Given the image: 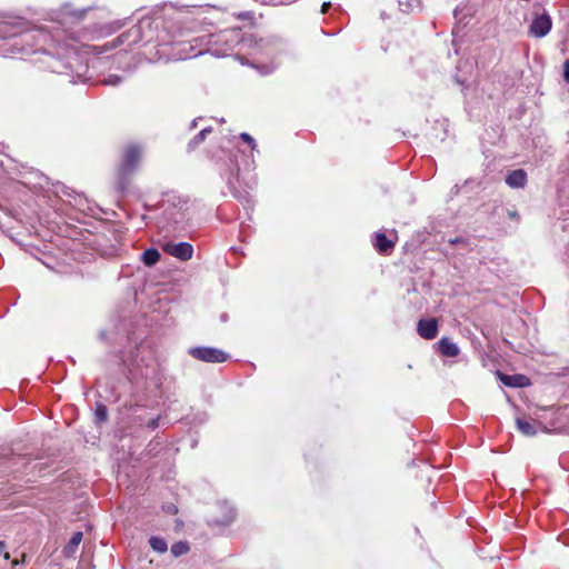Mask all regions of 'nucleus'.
<instances>
[{
    "mask_svg": "<svg viewBox=\"0 0 569 569\" xmlns=\"http://www.w3.org/2000/svg\"><path fill=\"white\" fill-rule=\"evenodd\" d=\"M142 150L137 144H129L123 150L122 159L118 168L116 189L119 192L127 191L131 178L138 170Z\"/></svg>",
    "mask_w": 569,
    "mask_h": 569,
    "instance_id": "1",
    "label": "nucleus"
},
{
    "mask_svg": "<svg viewBox=\"0 0 569 569\" xmlns=\"http://www.w3.org/2000/svg\"><path fill=\"white\" fill-rule=\"evenodd\" d=\"M189 355L197 360L210 363H222L230 358L227 352L213 347H193L189 349Z\"/></svg>",
    "mask_w": 569,
    "mask_h": 569,
    "instance_id": "2",
    "label": "nucleus"
},
{
    "mask_svg": "<svg viewBox=\"0 0 569 569\" xmlns=\"http://www.w3.org/2000/svg\"><path fill=\"white\" fill-rule=\"evenodd\" d=\"M161 248L167 254L172 256L181 261H188L193 256V247L187 241H166L162 243Z\"/></svg>",
    "mask_w": 569,
    "mask_h": 569,
    "instance_id": "3",
    "label": "nucleus"
},
{
    "mask_svg": "<svg viewBox=\"0 0 569 569\" xmlns=\"http://www.w3.org/2000/svg\"><path fill=\"white\" fill-rule=\"evenodd\" d=\"M237 34L231 30H223L216 34L210 36V44H224V49H212V53L217 57L226 56L228 51H231L233 49Z\"/></svg>",
    "mask_w": 569,
    "mask_h": 569,
    "instance_id": "4",
    "label": "nucleus"
},
{
    "mask_svg": "<svg viewBox=\"0 0 569 569\" xmlns=\"http://www.w3.org/2000/svg\"><path fill=\"white\" fill-rule=\"evenodd\" d=\"M551 28V17L547 12H543L541 14H535L529 26V33L535 38H543L550 32Z\"/></svg>",
    "mask_w": 569,
    "mask_h": 569,
    "instance_id": "5",
    "label": "nucleus"
},
{
    "mask_svg": "<svg viewBox=\"0 0 569 569\" xmlns=\"http://www.w3.org/2000/svg\"><path fill=\"white\" fill-rule=\"evenodd\" d=\"M238 183H239V169H237L236 173L231 172L230 177L228 178L229 190H230L231 194L239 201L246 202V203L251 202V196H250L249 191L246 189H240L238 187Z\"/></svg>",
    "mask_w": 569,
    "mask_h": 569,
    "instance_id": "6",
    "label": "nucleus"
},
{
    "mask_svg": "<svg viewBox=\"0 0 569 569\" xmlns=\"http://www.w3.org/2000/svg\"><path fill=\"white\" fill-rule=\"evenodd\" d=\"M418 335L427 340H431L438 335V321L435 318L421 319L417 326Z\"/></svg>",
    "mask_w": 569,
    "mask_h": 569,
    "instance_id": "7",
    "label": "nucleus"
},
{
    "mask_svg": "<svg viewBox=\"0 0 569 569\" xmlns=\"http://www.w3.org/2000/svg\"><path fill=\"white\" fill-rule=\"evenodd\" d=\"M500 381L510 388H525L530 385V379L525 375H505L498 372Z\"/></svg>",
    "mask_w": 569,
    "mask_h": 569,
    "instance_id": "8",
    "label": "nucleus"
},
{
    "mask_svg": "<svg viewBox=\"0 0 569 569\" xmlns=\"http://www.w3.org/2000/svg\"><path fill=\"white\" fill-rule=\"evenodd\" d=\"M506 183L513 189L523 188L527 183V172L523 169H516L509 172Z\"/></svg>",
    "mask_w": 569,
    "mask_h": 569,
    "instance_id": "9",
    "label": "nucleus"
},
{
    "mask_svg": "<svg viewBox=\"0 0 569 569\" xmlns=\"http://www.w3.org/2000/svg\"><path fill=\"white\" fill-rule=\"evenodd\" d=\"M438 350L442 356L449 358L457 357L459 353L458 346L447 337H443L439 340Z\"/></svg>",
    "mask_w": 569,
    "mask_h": 569,
    "instance_id": "10",
    "label": "nucleus"
},
{
    "mask_svg": "<svg viewBox=\"0 0 569 569\" xmlns=\"http://www.w3.org/2000/svg\"><path fill=\"white\" fill-rule=\"evenodd\" d=\"M375 248L379 253L389 254L395 248V242L389 240L382 232L376 233Z\"/></svg>",
    "mask_w": 569,
    "mask_h": 569,
    "instance_id": "11",
    "label": "nucleus"
},
{
    "mask_svg": "<svg viewBox=\"0 0 569 569\" xmlns=\"http://www.w3.org/2000/svg\"><path fill=\"white\" fill-rule=\"evenodd\" d=\"M212 132L211 127H207L202 129L200 132H198L189 142H188V151H193L196 148H198L207 138L209 133Z\"/></svg>",
    "mask_w": 569,
    "mask_h": 569,
    "instance_id": "12",
    "label": "nucleus"
},
{
    "mask_svg": "<svg viewBox=\"0 0 569 569\" xmlns=\"http://www.w3.org/2000/svg\"><path fill=\"white\" fill-rule=\"evenodd\" d=\"M160 260V252L156 248H149L141 254V261L147 267L154 266Z\"/></svg>",
    "mask_w": 569,
    "mask_h": 569,
    "instance_id": "13",
    "label": "nucleus"
},
{
    "mask_svg": "<svg viewBox=\"0 0 569 569\" xmlns=\"http://www.w3.org/2000/svg\"><path fill=\"white\" fill-rule=\"evenodd\" d=\"M516 423H517L518 430L527 437H532L537 433V429H536L533 422H531V421H528V420H525L521 418H517Z\"/></svg>",
    "mask_w": 569,
    "mask_h": 569,
    "instance_id": "14",
    "label": "nucleus"
},
{
    "mask_svg": "<svg viewBox=\"0 0 569 569\" xmlns=\"http://www.w3.org/2000/svg\"><path fill=\"white\" fill-rule=\"evenodd\" d=\"M400 10L405 13L419 11L421 9L420 0H398Z\"/></svg>",
    "mask_w": 569,
    "mask_h": 569,
    "instance_id": "15",
    "label": "nucleus"
},
{
    "mask_svg": "<svg viewBox=\"0 0 569 569\" xmlns=\"http://www.w3.org/2000/svg\"><path fill=\"white\" fill-rule=\"evenodd\" d=\"M82 537L83 535L81 531L73 532L71 539L69 540L68 545L64 548L67 555L73 553L76 551V549L78 548L82 540Z\"/></svg>",
    "mask_w": 569,
    "mask_h": 569,
    "instance_id": "16",
    "label": "nucleus"
},
{
    "mask_svg": "<svg viewBox=\"0 0 569 569\" xmlns=\"http://www.w3.org/2000/svg\"><path fill=\"white\" fill-rule=\"evenodd\" d=\"M149 543H150V547L159 553H163L168 550L167 541L161 537H156V536L151 537L149 539Z\"/></svg>",
    "mask_w": 569,
    "mask_h": 569,
    "instance_id": "17",
    "label": "nucleus"
},
{
    "mask_svg": "<svg viewBox=\"0 0 569 569\" xmlns=\"http://www.w3.org/2000/svg\"><path fill=\"white\" fill-rule=\"evenodd\" d=\"M94 418H96V422H98V423H103L107 421L108 409L103 403H101V402L96 403Z\"/></svg>",
    "mask_w": 569,
    "mask_h": 569,
    "instance_id": "18",
    "label": "nucleus"
},
{
    "mask_svg": "<svg viewBox=\"0 0 569 569\" xmlns=\"http://www.w3.org/2000/svg\"><path fill=\"white\" fill-rule=\"evenodd\" d=\"M189 545L188 542L186 541H178L176 543H173L171 546V553L174 556V557H180V556H183L186 553H188L189 551Z\"/></svg>",
    "mask_w": 569,
    "mask_h": 569,
    "instance_id": "19",
    "label": "nucleus"
},
{
    "mask_svg": "<svg viewBox=\"0 0 569 569\" xmlns=\"http://www.w3.org/2000/svg\"><path fill=\"white\" fill-rule=\"evenodd\" d=\"M19 460L24 461V458H22L20 456H12V457L8 458L6 461L7 469L12 472L20 471V468L18 467Z\"/></svg>",
    "mask_w": 569,
    "mask_h": 569,
    "instance_id": "20",
    "label": "nucleus"
},
{
    "mask_svg": "<svg viewBox=\"0 0 569 569\" xmlns=\"http://www.w3.org/2000/svg\"><path fill=\"white\" fill-rule=\"evenodd\" d=\"M264 3H269L272 6H288L297 2L298 0H261Z\"/></svg>",
    "mask_w": 569,
    "mask_h": 569,
    "instance_id": "21",
    "label": "nucleus"
},
{
    "mask_svg": "<svg viewBox=\"0 0 569 569\" xmlns=\"http://www.w3.org/2000/svg\"><path fill=\"white\" fill-rule=\"evenodd\" d=\"M121 82V78L117 74H110L104 79V83L109 86H117Z\"/></svg>",
    "mask_w": 569,
    "mask_h": 569,
    "instance_id": "22",
    "label": "nucleus"
},
{
    "mask_svg": "<svg viewBox=\"0 0 569 569\" xmlns=\"http://www.w3.org/2000/svg\"><path fill=\"white\" fill-rule=\"evenodd\" d=\"M240 139L247 142L252 149L257 147L254 139L247 132H242Z\"/></svg>",
    "mask_w": 569,
    "mask_h": 569,
    "instance_id": "23",
    "label": "nucleus"
},
{
    "mask_svg": "<svg viewBox=\"0 0 569 569\" xmlns=\"http://www.w3.org/2000/svg\"><path fill=\"white\" fill-rule=\"evenodd\" d=\"M159 420L160 418L159 417H156L151 420H149V422L147 423V427L150 429V430H154L159 427Z\"/></svg>",
    "mask_w": 569,
    "mask_h": 569,
    "instance_id": "24",
    "label": "nucleus"
},
{
    "mask_svg": "<svg viewBox=\"0 0 569 569\" xmlns=\"http://www.w3.org/2000/svg\"><path fill=\"white\" fill-rule=\"evenodd\" d=\"M563 79L569 83V60L563 62Z\"/></svg>",
    "mask_w": 569,
    "mask_h": 569,
    "instance_id": "25",
    "label": "nucleus"
},
{
    "mask_svg": "<svg viewBox=\"0 0 569 569\" xmlns=\"http://www.w3.org/2000/svg\"><path fill=\"white\" fill-rule=\"evenodd\" d=\"M3 558V560L9 559V553L4 552V543L0 542V559Z\"/></svg>",
    "mask_w": 569,
    "mask_h": 569,
    "instance_id": "26",
    "label": "nucleus"
},
{
    "mask_svg": "<svg viewBox=\"0 0 569 569\" xmlns=\"http://www.w3.org/2000/svg\"><path fill=\"white\" fill-rule=\"evenodd\" d=\"M236 517V512L233 509H230V516L224 520L222 521L221 523L222 525H228L229 522H231Z\"/></svg>",
    "mask_w": 569,
    "mask_h": 569,
    "instance_id": "27",
    "label": "nucleus"
},
{
    "mask_svg": "<svg viewBox=\"0 0 569 569\" xmlns=\"http://www.w3.org/2000/svg\"><path fill=\"white\" fill-rule=\"evenodd\" d=\"M331 7V2H323L322 6H321V13H327L328 10L330 9Z\"/></svg>",
    "mask_w": 569,
    "mask_h": 569,
    "instance_id": "28",
    "label": "nucleus"
},
{
    "mask_svg": "<svg viewBox=\"0 0 569 569\" xmlns=\"http://www.w3.org/2000/svg\"><path fill=\"white\" fill-rule=\"evenodd\" d=\"M460 242L462 243V242H465V240L462 238H455V239L449 240V243H451V244H456V243H460Z\"/></svg>",
    "mask_w": 569,
    "mask_h": 569,
    "instance_id": "29",
    "label": "nucleus"
},
{
    "mask_svg": "<svg viewBox=\"0 0 569 569\" xmlns=\"http://www.w3.org/2000/svg\"><path fill=\"white\" fill-rule=\"evenodd\" d=\"M131 33H136V40L139 38V32H140V28L139 27H133L131 30H130Z\"/></svg>",
    "mask_w": 569,
    "mask_h": 569,
    "instance_id": "30",
    "label": "nucleus"
},
{
    "mask_svg": "<svg viewBox=\"0 0 569 569\" xmlns=\"http://www.w3.org/2000/svg\"><path fill=\"white\" fill-rule=\"evenodd\" d=\"M508 216L511 218V219H518L519 218V214L517 211H509L508 212Z\"/></svg>",
    "mask_w": 569,
    "mask_h": 569,
    "instance_id": "31",
    "label": "nucleus"
},
{
    "mask_svg": "<svg viewBox=\"0 0 569 569\" xmlns=\"http://www.w3.org/2000/svg\"><path fill=\"white\" fill-rule=\"evenodd\" d=\"M168 511L171 513H176L178 511V509L176 506H170V507H168Z\"/></svg>",
    "mask_w": 569,
    "mask_h": 569,
    "instance_id": "32",
    "label": "nucleus"
},
{
    "mask_svg": "<svg viewBox=\"0 0 569 569\" xmlns=\"http://www.w3.org/2000/svg\"><path fill=\"white\" fill-rule=\"evenodd\" d=\"M99 337H100L102 340H103V339H106V331H104V330H101V331L99 332Z\"/></svg>",
    "mask_w": 569,
    "mask_h": 569,
    "instance_id": "33",
    "label": "nucleus"
},
{
    "mask_svg": "<svg viewBox=\"0 0 569 569\" xmlns=\"http://www.w3.org/2000/svg\"><path fill=\"white\" fill-rule=\"evenodd\" d=\"M260 72L266 74V73H268V72H269V70H268L266 67H262V68L260 69Z\"/></svg>",
    "mask_w": 569,
    "mask_h": 569,
    "instance_id": "34",
    "label": "nucleus"
},
{
    "mask_svg": "<svg viewBox=\"0 0 569 569\" xmlns=\"http://www.w3.org/2000/svg\"><path fill=\"white\" fill-rule=\"evenodd\" d=\"M201 53H202V51H198V52H194V53L190 54V57H197V56H199Z\"/></svg>",
    "mask_w": 569,
    "mask_h": 569,
    "instance_id": "35",
    "label": "nucleus"
},
{
    "mask_svg": "<svg viewBox=\"0 0 569 569\" xmlns=\"http://www.w3.org/2000/svg\"><path fill=\"white\" fill-rule=\"evenodd\" d=\"M196 127H197V120H193V121L191 122V129H193V128H196Z\"/></svg>",
    "mask_w": 569,
    "mask_h": 569,
    "instance_id": "36",
    "label": "nucleus"
}]
</instances>
